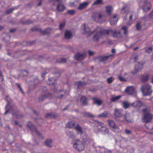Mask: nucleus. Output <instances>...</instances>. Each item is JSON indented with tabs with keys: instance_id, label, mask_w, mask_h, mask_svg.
<instances>
[{
	"instance_id": "1",
	"label": "nucleus",
	"mask_w": 153,
	"mask_h": 153,
	"mask_svg": "<svg viewBox=\"0 0 153 153\" xmlns=\"http://www.w3.org/2000/svg\"><path fill=\"white\" fill-rule=\"evenodd\" d=\"M104 30L101 31L99 28L94 30L92 32V34H94L93 37V40L95 42H98L99 39L103 35H105L106 33H104Z\"/></svg>"
},
{
	"instance_id": "2",
	"label": "nucleus",
	"mask_w": 153,
	"mask_h": 153,
	"mask_svg": "<svg viewBox=\"0 0 153 153\" xmlns=\"http://www.w3.org/2000/svg\"><path fill=\"white\" fill-rule=\"evenodd\" d=\"M140 90L144 96L150 95L152 92L151 86L148 84L143 85L140 88Z\"/></svg>"
},
{
	"instance_id": "3",
	"label": "nucleus",
	"mask_w": 153,
	"mask_h": 153,
	"mask_svg": "<svg viewBox=\"0 0 153 153\" xmlns=\"http://www.w3.org/2000/svg\"><path fill=\"white\" fill-rule=\"evenodd\" d=\"M149 109L147 108L143 109V111L145 113V114L142 118V121L145 122V123H147L150 122L153 117V115L149 112Z\"/></svg>"
},
{
	"instance_id": "4",
	"label": "nucleus",
	"mask_w": 153,
	"mask_h": 153,
	"mask_svg": "<svg viewBox=\"0 0 153 153\" xmlns=\"http://www.w3.org/2000/svg\"><path fill=\"white\" fill-rule=\"evenodd\" d=\"M104 33H105L106 35L110 34L114 38H120L122 37V34L120 31L117 32L115 30H104Z\"/></svg>"
},
{
	"instance_id": "5",
	"label": "nucleus",
	"mask_w": 153,
	"mask_h": 153,
	"mask_svg": "<svg viewBox=\"0 0 153 153\" xmlns=\"http://www.w3.org/2000/svg\"><path fill=\"white\" fill-rule=\"evenodd\" d=\"M73 147L80 151H82L84 149V145L83 143L79 140H76L74 141Z\"/></svg>"
},
{
	"instance_id": "6",
	"label": "nucleus",
	"mask_w": 153,
	"mask_h": 153,
	"mask_svg": "<svg viewBox=\"0 0 153 153\" xmlns=\"http://www.w3.org/2000/svg\"><path fill=\"white\" fill-rule=\"evenodd\" d=\"M98 130L104 134H107L109 132L108 129L102 123H100L97 126Z\"/></svg>"
},
{
	"instance_id": "7",
	"label": "nucleus",
	"mask_w": 153,
	"mask_h": 153,
	"mask_svg": "<svg viewBox=\"0 0 153 153\" xmlns=\"http://www.w3.org/2000/svg\"><path fill=\"white\" fill-rule=\"evenodd\" d=\"M5 108L6 111L4 113V115L6 114L7 113L15 111L16 107L14 106L11 105L10 102H7V105L5 106Z\"/></svg>"
},
{
	"instance_id": "8",
	"label": "nucleus",
	"mask_w": 153,
	"mask_h": 153,
	"mask_svg": "<svg viewBox=\"0 0 153 153\" xmlns=\"http://www.w3.org/2000/svg\"><path fill=\"white\" fill-rule=\"evenodd\" d=\"M54 1L58 3V4L56 7V9L58 11L62 12L65 10V7L63 4L60 3L62 0H54Z\"/></svg>"
},
{
	"instance_id": "9",
	"label": "nucleus",
	"mask_w": 153,
	"mask_h": 153,
	"mask_svg": "<svg viewBox=\"0 0 153 153\" xmlns=\"http://www.w3.org/2000/svg\"><path fill=\"white\" fill-rule=\"evenodd\" d=\"M27 126L33 131L35 132L37 135L39 136L41 135L39 132L38 131L35 126H34L30 122H28L27 124Z\"/></svg>"
},
{
	"instance_id": "10",
	"label": "nucleus",
	"mask_w": 153,
	"mask_h": 153,
	"mask_svg": "<svg viewBox=\"0 0 153 153\" xmlns=\"http://www.w3.org/2000/svg\"><path fill=\"white\" fill-rule=\"evenodd\" d=\"M108 122L110 127L113 129H115L116 131L115 132H118L120 131L119 130V128L115 124V123L113 121L108 120Z\"/></svg>"
},
{
	"instance_id": "11",
	"label": "nucleus",
	"mask_w": 153,
	"mask_h": 153,
	"mask_svg": "<svg viewBox=\"0 0 153 153\" xmlns=\"http://www.w3.org/2000/svg\"><path fill=\"white\" fill-rule=\"evenodd\" d=\"M82 29L83 30L85 33L92 34V31H91L90 28L87 24H83L82 25Z\"/></svg>"
},
{
	"instance_id": "12",
	"label": "nucleus",
	"mask_w": 153,
	"mask_h": 153,
	"mask_svg": "<svg viewBox=\"0 0 153 153\" xmlns=\"http://www.w3.org/2000/svg\"><path fill=\"white\" fill-rule=\"evenodd\" d=\"M132 105L134 107H137L140 108L145 106L144 104L141 101H136L132 104Z\"/></svg>"
},
{
	"instance_id": "13",
	"label": "nucleus",
	"mask_w": 153,
	"mask_h": 153,
	"mask_svg": "<svg viewBox=\"0 0 153 153\" xmlns=\"http://www.w3.org/2000/svg\"><path fill=\"white\" fill-rule=\"evenodd\" d=\"M143 63L142 62H138L136 64L134 69L137 72L140 71L143 68Z\"/></svg>"
},
{
	"instance_id": "14",
	"label": "nucleus",
	"mask_w": 153,
	"mask_h": 153,
	"mask_svg": "<svg viewBox=\"0 0 153 153\" xmlns=\"http://www.w3.org/2000/svg\"><path fill=\"white\" fill-rule=\"evenodd\" d=\"M86 56L84 53H76L75 55V59L78 60H80L84 59Z\"/></svg>"
},
{
	"instance_id": "15",
	"label": "nucleus",
	"mask_w": 153,
	"mask_h": 153,
	"mask_svg": "<svg viewBox=\"0 0 153 153\" xmlns=\"http://www.w3.org/2000/svg\"><path fill=\"white\" fill-rule=\"evenodd\" d=\"M143 11L145 12H147L150 9V3L147 1H145L143 3Z\"/></svg>"
},
{
	"instance_id": "16",
	"label": "nucleus",
	"mask_w": 153,
	"mask_h": 153,
	"mask_svg": "<svg viewBox=\"0 0 153 153\" xmlns=\"http://www.w3.org/2000/svg\"><path fill=\"white\" fill-rule=\"evenodd\" d=\"M102 15L98 13H94L92 16V19L95 21H98L102 17Z\"/></svg>"
},
{
	"instance_id": "17",
	"label": "nucleus",
	"mask_w": 153,
	"mask_h": 153,
	"mask_svg": "<svg viewBox=\"0 0 153 153\" xmlns=\"http://www.w3.org/2000/svg\"><path fill=\"white\" fill-rule=\"evenodd\" d=\"M135 91L134 88L132 86H129L127 87L125 90V92L129 94H133Z\"/></svg>"
},
{
	"instance_id": "18",
	"label": "nucleus",
	"mask_w": 153,
	"mask_h": 153,
	"mask_svg": "<svg viewBox=\"0 0 153 153\" xmlns=\"http://www.w3.org/2000/svg\"><path fill=\"white\" fill-rule=\"evenodd\" d=\"M65 38L66 39H69L73 37V34L71 32L68 30L65 31Z\"/></svg>"
},
{
	"instance_id": "19",
	"label": "nucleus",
	"mask_w": 153,
	"mask_h": 153,
	"mask_svg": "<svg viewBox=\"0 0 153 153\" xmlns=\"http://www.w3.org/2000/svg\"><path fill=\"white\" fill-rule=\"evenodd\" d=\"M90 3V2L86 1L80 4L78 9L79 10H82L87 7Z\"/></svg>"
},
{
	"instance_id": "20",
	"label": "nucleus",
	"mask_w": 153,
	"mask_h": 153,
	"mask_svg": "<svg viewBox=\"0 0 153 153\" xmlns=\"http://www.w3.org/2000/svg\"><path fill=\"white\" fill-rule=\"evenodd\" d=\"M114 114L117 117H120L123 116L122 110L121 109H115L114 111Z\"/></svg>"
},
{
	"instance_id": "21",
	"label": "nucleus",
	"mask_w": 153,
	"mask_h": 153,
	"mask_svg": "<svg viewBox=\"0 0 153 153\" xmlns=\"http://www.w3.org/2000/svg\"><path fill=\"white\" fill-rule=\"evenodd\" d=\"M117 15H114L113 17L111 19L110 21V24L112 25L115 24L117 22L118 18L117 17Z\"/></svg>"
},
{
	"instance_id": "22",
	"label": "nucleus",
	"mask_w": 153,
	"mask_h": 153,
	"mask_svg": "<svg viewBox=\"0 0 153 153\" xmlns=\"http://www.w3.org/2000/svg\"><path fill=\"white\" fill-rule=\"evenodd\" d=\"M92 99L93 103L94 104H97L98 106H100L102 102V101L101 100L96 98H92Z\"/></svg>"
},
{
	"instance_id": "23",
	"label": "nucleus",
	"mask_w": 153,
	"mask_h": 153,
	"mask_svg": "<svg viewBox=\"0 0 153 153\" xmlns=\"http://www.w3.org/2000/svg\"><path fill=\"white\" fill-rule=\"evenodd\" d=\"M125 118L126 120L129 123H132L133 122V120L131 118V117L130 116V114L129 113H126L125 114Z\"/></svg>"
},
{
	"instance_id": "24",
	"label": "nucleus",
	"mask_w": 153,
	"mask_h": 153,
	"mask_svg": "<svg viewBox=\"0 0 153 153\" xmlns=\"http://www.w3.org/2000/svg\"><path fill=\"white\" fill-rule=\"evenodd\" d=\"M140 78L142 82H146L148 79L149 75L147 74H144L141 76Z\"/></svg>"
},
{
	"instance_id": "25",
	"label": "nucleus",
	"mask_w": 153,
	"mask_h": 153,
	"mask_svg": "<svg viewBox=\"0 0 153 153\" xmlns=\"http://www.w3.org/2000/svg\"><path fill=\"white\" fill-rule=\"evenodd\" d=\"M114 55L113 54H111L109 55L106 56L101 57L100 60L101 62H104L107 60L109 57H113Z\"/></svg>"
},
{
	"instance_id": "26",
	"label": "nucleus",
	"mask_w": 153,
	"mask_h": 153,
	"mask_svg": "<svg viewBox=\"0 0 153 153\" xmlns=\"http://www.w3.org/2000/svg\"><path fill=\"white\" fill-rule=\"evenodd\" d=\"M80 101L84 105H86L88 103V99L85 96H83L81 97Z\"/></svg>"
},
{
	"instance_id": "27",
	"label": "nucleus",
	"mask_w": 153,
	"mask_h": 153,
	"mask_svg": "<svg viewBox=\"0 0 153 153\" xmlns=\"http://www.w3.org/2000/svg\"><path fill=\"white\" fill-rule=\"evenodd\" d=\"M80 101L84 105H86L88 103V99L85 96H83L81 97Z\"/></svg>"
},
{
	"instance_id": "28",
	"label": "nucleus",
	"mask_w": 153,
	"mask_h": 153,
	"mask_svg": "<svg viewBox=\"0 0 153 153\" xmlns=\"http://www.w3.org/2000/svg\"><path fill=\"white\" fill-rule=\"evenodd\" d=\"M45 145L47 146L51 147L52 146V141L51 140H47L45 142Z\"/></svg>"
},
{
	"instance_id": "29",
	"label": "nucleus",
	"mask_w": 153,
	"mask_h": 153,
	"mask_svg": "<svg viewBox=\"0 0 153 153\" xmlns=\"http://www.w3.org/2000/svg\"><path fill=\"white\" fill-rule=\"evenodd\" d=\"M106 12L108 15H110L113 11V8L111 6H108L106 7Z\"/></svg>"
},
{
	"instance_id": "30",
	"label": "nucleus",
	"mask_w": 153,
	"mask_h": 153,
	"mask_svg": "<svg viewBox=\"0 0 153 153\" xmlns=\"http://www.w3.org/2000/svg\"><path fill=\"white\" fill-rule=\"evenodd\" d=\"M75 129L77 131L78 134H82V128L79 125L76 126Z\"/></svg>"
},
{
	"instance_id": "31",
	"label": "nucleus",
	"mask_w": 153,
	"mask_h": 153,
	"mask_svg": "<svg viewBox=\"0 0 153 153\" xmlns=\"http://www.w3.org/2000/svg\"><path fill=\"white\" fill-rule=\"evenodd\" d=\"M75 125V123L73 121H70L68 122L66 125L67 127L69 128H73Z\"/></svg>"
},
{
	"instance_id": "32",
	"label": "nucleus",
	"mask_w": 153,
	"mask_h": 153,
	"mask_svg": "<svg viewBox=\"0 0 153 153\" xmlns=\"http://www.w3.org/2000/svg\"><path fill=\"white\" fill-rule=\"evenodd\" d=\"M76 83L77 85L78 88L82 87L85 85V82H76Z\"/></svg>"
},
{
	"instance_id": "33",
	"label": "nucleus",
	"mask_w": 153,
	"mask_h": 153,
	"mask_svg": "<svg viewBox=\"0 0 153 153\" xmlns=\"http://www.w3.org/2000/svg\"><path fill=\"white\" fill-rule=\"evenodd\" d=\"M121 96H118L114 97H112L111 98V100L113 102H115L119 100L121 97Z\"/></svg>"
},
{
	"instance_id": "34",
	"label": "nucleus",
	"mask_w": 153,
	"mask_h": 153,
	"mask_svg": "<svg viewBox=\"0 0 153 153\" xmlns=\"http://www.w3.org/2000/svg\"><path fill=\"white\" fill-rule=\"evenodd\" d=\"M48 97L47 95L46 94L41 95L39 98V101H42L46 99Z\"/></svg>"
},
{
	"instance_id": "35",
	"label": "nucleus",
	"mask_w": 153,
	"mask_h": 153,
	"mask_svg": "<svg viewBox=\"0 0 153 153\" xmlns=\"http://www.w3.org/2000/svg\"><path fill=\"white\" fill-rule=\"evenodd\" d=\"M108 112L106 111H104L101 114L98 115V117H105L107 116Z\"/></svg>"
},
{
	"instance_id": "36",
	"label": "nucleus",
	"mask_w": 153,
	"mask_h": 153,
	"mask_svg": "<svg viewBox=\"0 0 153 153\" xmlns=\"http://www.w3.org/2000/svg\"><path fill=\"white\" fill-rule=\"evenodd\" d=\"M103 4L102 0H96L93 3V5H96Z\"/></svg>"
},
{
	"instance_id": "37",
	"label": "nucleus",
	"mask_w": 153,
	"mask_h": 153,
	"mask_svg": "<svg viewBox=\"0 0 153 153\" xmlns=\"http://www.w3.org/2000/svg\"><path fill=\"white\" fill-rule=\"evenodd\" d=\"M123 107L126 109L128 108L130 104L126 102H123Z\"/></svg>"
},
{
	"instance_id": "38",
	"label": "nucleus",
	"mask_w": 153,
	"mask_h": 153,
	"mask_svg": "<svg viewBox=\"0 0 153 153\" xmlns=\"http://www.w3.org/2000/svg\"><path fill=\"white\" fill-rule=\"evenodd\" d=\"M136 29L138 30H140L141 29L142 26L140 22H137L136 25Z\"/></svg>"
},
{
	"instance_id": "39",
	"label": "nucleus",
	"mask_w": 153,
	"mask_h": 153,
	"mask_svg": "<svg viewBox=\"0 0 153 153\" xmlns=\"http://www.w3.org/2000/svg\"><path fill=\"white\" fill-rule=\"evenodd\" d=\"M114 80V79L113 77H110L107 79V81L108 83H112Z\"/></svg>"
},
{
	"instance_id": "40",
	"label": "nucleus",
	"mask_w": 153,
	"mask_h": 153,
	"mask_svg": "<svg viewBox=\"0 0 153 153\" xmlns=\"http://www.w3.org/2000/svg\"><path fill=\"white\" fill-rule=\"evenodd\" d=\"M122 29L124 30V34L126 35L128 33L127 27L126 26H123L122 27Z\"/></svg>"
},
{
	"instance_id": "41",
	"label": "nucleus",
	"mask_w": 153,
	"mask_h": 153,
	"mask_svg": "<svg viewBox=\"0 0 153 153\" xmlns=\"http://www.w3.org/2000/svg\"><path fill=\"white\" fill-rule=\"evenodd\" d=\"M65 25V23L64 22H63L62 23H61L59 25V29L61 30L63 29V28L64 27Z\"/></svg>"
},
{
	"instance_id": "42",
	"label": "nucleus",
	"mask_w": 153,
	"mask_h": 153,
	"mask_svg": "<svg viewBox=\"0 0 153 153\" xmlns=\"http://www.w3.org/2000/svg\"><path fill=\"white\" fill-rule=\"evenodd\" d=\"M126 7H123V8L121 10V13L122 14H124L126 13H127V12L126 11Z\"/></svg>"
},
{
	"instance_id": "43",
	"label": "nucleus",
	"mask_w": 153,
	"mask_h": 153,
	"mask_svg": "<svg viewBox=\"0 0 153 153\" xmlns=\"http://www.w3.org/2000/svg\"><path fill=\"white\" fill-rule=\"evenodd\" d=\"M75 12V11L74 10H70L68 11V13L71 15L74 14Z\"/></svg>"
},
{
	"instance_id": "44",
	"label": "nucleus",
	"mask_w": 153,
	"mask_h": 153,
	"mask_svg": "<svg viewBox=\"0 0 153 153\" xmlns=\"http://www.w3.org/2000/svg\"><path fill=\"white\" fill-rule=\"evenodd\" d=\"M28 72L27 71H23L21 72V74L22 76H26L28 74Z\"/></svg>"
},
{
	"instance_id": "45",
	"label": "nucleus",
	"mask_w": 153,
	"mask_h": 153,
	"mask_svg": "<svg viewBox=\"0 0 153 153\" xmlns=\"http://www.w3.org/2000/svg\"><path fill=\"white\" fill-rule=\"evenodd\" d=\"M118 78L121 81L124 82L126 81L125 78H123L121 76H119Z\"/></svg>"
},
{
	"instance_id": "46",
	"label": "nucleus",
	"mask_w": 153,
	"mask_h": 153,
	"mask_svg": "<svg viewBox=\"0 0 153 153\" xmlns=\"http://www.w3.org/2000/svg\"><path fill=\"white\" fill-rule=\"evenodd\" d=\"M85 115L86 116L90 117H94V116L91 113H85Z\"/></svg>"
},
{
	"instance_id": "47",
	"label": "nucleus",
	"mask_w": 153,
	"mask_h": 153,
	"mask_svg": "<svg viewBox=\"0 0 153 153\" xmlns=\"http://www.w3.org/2000/svg\"><path fill=\"white\" fill-rule=\"evenodd\" d=\"M13 10H14V9H13V8H11V9H8L6 11V13L7 14L10 13Z\"/></svg>"
},
{
	"instance_id": "48",
	"label": "nucleus",
	"mask_w": 153,
	"mask_h": 153,
	"mask_svg": "<svg viewBox=\"0 0 153 153\" xmlns=\"http://www.w3.org/2000/svg\"><path fill=\"white\" fill-rule=\"evenodd\" d=\"M145 125L147 128L149 130H151L153 129V126H151V125H150L149 126H147L146 124H145Z\"/></svg>"
},
{
	"instance_id": "49",
	"label": "nucleus",
	"mask_w": 153,
	"mask_h": 153,
	"mask_svg": "<svg viewBox=\"0 0 153 153\" xmlns=\"http://www.w3.org/2000/svg\"><path fill=\"white\" fill-rule=\"evenodd\" d=\"M16 84L17 86L19 88L20 90L22 92V93H23L24 92L23 91V90L21 87L20 86V85L18 83H16Z\"/></svg>"
},
{
	"instance_id": "50",
	"label": "nucleus",
	"mask_w": 153,
	"mask_h": 153,
	"mask_svg": "<svg viewBox=\"0 0 153 153\" xmlns=\"http://www.w3.org/2000/svg\"><path fill=\"white\" fill-rule=\"evenodd\" d=\"M129 14L131 16H134L135 15V13L133 11H129L128 12V13H127V14Z\"/></svg>"
},
{
	"instance_id": "51",
	"label": "nucleus",
	"mask_w": 153,
	"mask_h": 153,
	"mask_svg": "<svg viewBox=\"0 0 153 153\" xmlns=\"http://www.w3.org/2000/svg\"><path fill=\"white\" fill-rule=\"evenodd\" d=\"M66 59L65 58H62L60 60V62L61 63H64L66 62Z\"/></svg>"
},
{
	"instance_id": "52",
	"label": "nucleus",
	"mask_w": 153,
	"mask_h": 153,
	"mask_svg": "<svg viewBox=\"0 0 153 153\" xmlns=\"http://www.w3.org/2000/svg\"><path fill=\"white\" fill-rule=\"evenodd\" d=\"M125 132L127 134H130L131 133V131L130 130H129L127 129H126L125 130Z\"/></svg>"
},
{
	"instance_id": "53",
	"label": "nucleus",
	"mask_w": 153,
	"mask_h": 153,
	"mask_svg": "<svg viewBox=\"0 0 153 153\" xmlns=\"http://www.w3.org/2000/svg\"><path fill=\"white\" fill-rule=\"evenodd\" d=\"M149 17L151 18H153V11L152 12L149 14Z\"/></svg>"
},
{
	"instance_id": "54",
	"label": "nucleus",
	"mask_w": 153,
	"mask_h": 153,
	"mask_svg": "<svg viewBox=\"0 0 153 153\" xmlns=\"http://www.w3.org/2000/svg\"><path fill=\"white\" fill-rule=\"evenodd\" d=\"M88 53L90 56L94 54V52L91 51H89Z\"/></svg>"
},
{
	"instance_id": "55",
	"label": "nucleus",
	"mask_w": 153,
	"mask_h": 153,
	"mask_svg": "<svg viewBox=\"0 0 153 153\" xmlns=\"http://www.w3.org/2000/svg\"><path fill=\"white\" fill-rule=\"evenodd\" d=\"M47 73L46 72L42 73V77H43Z\"/></svg>"
},
{
	"instance_id": "56",
	"label": "nucleus",
	"mask_w": 153,
	"mask_h": 153,
	"mask_svg": "<svg viewBox=\"0 0 153 153\" xmlns=\"http://www.w3.org/2000/svg\"><path fill=\"white\" fill-rule=\"evenodd\" d=\"M105 153H112L109 150H106L105 152Z\"/></svg>"
},
{
	"instance_id": "57",
	"label": "nucleus",
	"mask_w": 153,
	"mask_h": 153,
	"mask_svg": "<svg viewBox=\"0 0 153 153\" xmlns=\"http://www.w3.org/2000/svg\"><path fill=\"white\" fill-rule=\"evenodd\" d=\"M111 52L112 53H115L116 52V50L115 49H112L111 50Z\"/></svg>"
},
{
	"instance_id": "58",
	"label": "nucleus",
	"mask_w": 153,
	"mask_h": 153,
	"mask_svg": "<svg viewBox=\"0 0 153 153\" xmlns=\"http://www.w3.org/2000/svg\"><path fill=\"white\" fill-rule=\"evenodd\" d=\"M148 50L150 51H151L152 50V47H149L148 48Z\"/></svg>"
},
{
	"instance_id": "59",
	"label": "nucleus",
	"mask_w": 153,
	"mask_h": 153,
	"mask_svg": "<svg viewBox=\"0 0 153 153\" xmlns=\"http://www.w3.org/2000/svg\"><path fill=\"white\" fill-rule=\"evenodd\" d=\"M51 116V114H50L48 113L46 114V117H48Z\"/></svg>"
},
{
	"instance_id": "60",
	"label": "nucleus",
	"mask_w": 153,
	"mask_h": 153,
	"mask_svg": "<svg viewBox=\"0 0 153 153\" xmlns=\"http://www.w3.org/2000/svg\"><path fill=\"white\" fill-rule=\"evenodd\" d=\"M132 17L131 16V15H130L129 16V19L130 20H132Z\"/></svg>"
},
{
	"instance_id": "61",
	"label": "nucleus",
	"mask_w": 153,
	"mask_h": 153,
	"mask_svg": "<svg viewBox=\"0 0 153 153\" xmlns=\"http://www.w3.org/2000/svg\"><path fill=\"white\" fill-rule=\"evenodd\" d=\"M14 31H15V30L14 29H11L10 30V32H12Z\"/></svg>"
},
{
	"instance_id": "62",
	"label": "nucleus",
	"mask_w": 153,
	"mask_h": 153,
	"mask_svg": "<svg viewBox=\"0 0 153 153\" xmlns=\"http://www.w3.org/2000/svg\"><path fill=\"white\" fill-rule=\"evenodd\" d=\"M135 60L136 61L137 59V56H135L134 57Z\"/></svg>"
},
{
	"instance_id": "63",
	"label": "nucleus",
	"mask_w": 153,
	"mask_h": 153,
	"mask_svg": "<svg viewBox=\"0 0 153 153\" xmlns=\"http://www.w3.org/2000/svg\"><path fill=\"white\" fill-rule=\"evenodd\" d=\"M138 48V47H136V48H134L133 49V50L134 51H135V50H137Z\"/></svg>"
},
{
	"instance_id": "64",
	"label": "nucleus",
	"mask_w": 153,
	"mask_h": 153,
	"mask_svg": "<svg viewBox=\"0 0 153 153\" xmlns=\"http://www.w3.org/2000/svg\"><path fill=\"white\" fill-rule=\"evenodd\" d=\"M42 2L40 1L38 4V6H40Z\"/></svg>"
}]
</instances>
